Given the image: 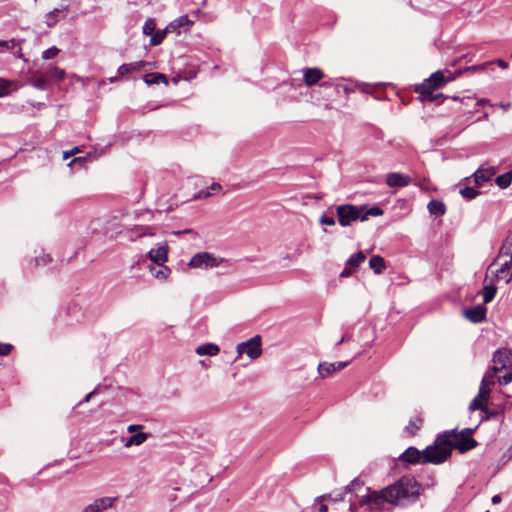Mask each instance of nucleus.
I'll return each mask as SVG.
<instances>
[{"instance_id":"f257e3e1","label":"nucleus","mask_w":512,"mask_h":512,"mask_svg":"<svg viewBox=\"0 0 512 512\" xmlns=\"http://www.w3.org/2000/svg\"><path fill=\"white\" fill-rule=\"evenodd\" d=\"M419 496V485L417 481L410 476H404L392 485L382 489L380 492H369L362 495L360 504H369L376 507L382 502L394 505H406L414 502Z\"/></svg>"},{"instance_id":"f03ea898","label":"nucleus","mask_w":512,"mask_h":512,"mask_svg":"<svg viewBox=\"0 0 512 512\" xmlns=\"http://www.w3.org/2000/svg\"><path fill=\"white\" fill-rule=\"evenodd\" d=\"M472 432V429L467 428L460 433L447 431L438 435L434 444L424 449L426 459L433 464H440L450 456L453 449L465 453L475 448L477 442L471 437Z\"/></svg>"},{"instance_id":"7ed1b4c3","label":"nucleus","mask_w":512,"mask_h":512,"mask_svg":"<svg viewBox=\"0 0 512 512\" xmlns=\"http://www.w3.org/2000/svg\"><path fill=\"white\" fill-rule=\"evenodd\" d=\"M447 82L448 80L445 79L443 73L437 71L424 80L423 83L417 85L415 91L419 93V98L422 102H432L442 96L441 94L435 95L434 91L444 86Z\"/></svg>"},{"instance_id":"20e7f679","label":"nucleus","mask_w":512,"mask_h":512,"mask_svg":"<svg viewBox=\"0 0 512 512\" xmlns=\"http://www.w3.org/2000/svg\"><path fill=\"white\" fill-rule=\"evenodd\" d=\"M363 209V207H358L351 204L339 205L336 208L339 224L342 227H346L354 221H361Z\"/></svg>"},{"instance_id":"39448f33","label":"nucleus","mask_w":512,"mask_h":512,"mask_svg":"<svg viewBox=\"0 0 512 512\" xmlns=\"http://www.w3.org/2000/svg\"><path fill=\"white\" fill-rule=\"evenodd\" d=\"M237 357L240 358L246 354L251 360L257 359L262 354V341L259 335H256L249 340L239 343L236 347Z\"/></svg>"},{"instance_id":"423d86ee","label":"nucleus","mask_w":512,"mask_h":512,"mask_svg":"<svg viewBox=\"0 0 512 512\" xmlns=\"http://www.w3.org/2000/svg\"><path fill=\"white\" fill-rule=\"evenodd\" d=\"M222 261V258H216L212 253L199 252L190 259L188 266L190 268L210 269L218 267Z\"/></svg>"},{"instance_id":"0eeeda50","label":"nucleus","mask_w":512,"mask_h":512,"mask_svg":"<svg viewBox=\"0 0 512 512\" xmlns=\"http://www.w3.org/2000/svg\"><path fill=\"white\" fill-rule=\"evenodd\" d=\"M493 367L494 373H498L502 370L512 368V353L507 349H499L493 356Z\"/></svg>"},{"instance_id":"6e6552de","label":"nucleus","mask_w":512,"mask_h":512,"mask_svg":"<svg viewBox=\"0 0 512 512\" xmlns=\"http://www.w3.org/2000/svg\"><path fill=\"white\" fill-rule=\"evenodd\" d=\"M360 490H365L367 492V494L370 492V489L365 488L360 481L354 480L349 485H347L345 487L343 493L337 494L334 498H332L331 495H322V496L318 497L316 500L319 502L322 500H326V499L333 500V501H342L345 498V494H349V493L360 491Z\"/></svg>"},{"instance_id":"1a4fd4ad","label":"nucleus","mask_w":512,"mask_h":512,"mask_svg":"<svg viewBox=\"0 0 512 512\" xmlns=\"http://www.w3.org/2000/svg\"><path fill=\"white\" fill-rule=\"evenodd\" d=\"M424 450L419 451L414 447H409L405 450V452L400 456V460L409 464L416 463H431L426 459Z\"/></svg>"},{"instance_id":"9d476101","label":"nucleus","mask_w":512,"mask_h":512,"mask_svg":"<svg viewBox=\"0 0 512 512\" xmlns=\"http://www.w3.org/2000/svg\"><path fill=\"white\" fill-rule=\"evenodd\" d=\"M149 259L158 266H162L168 260V246L164 242L148 252Z\"/></svg>"},{"instance_id":"9b49d317","label":"nucleus","mask_w":512,"mask_h":512,"mask_svg":"<svg viewBox=\"0 0 512 512\" xmlns=\"http://www.w3.org/2000/svg\"><path fill=\"white\" fill-rule=\"evenodd\" d=\"M114 501L115 498L112 497L98 498L86 506L82 512H104L113 506Z\"/></svg>"},{"instance_id":"f8f14e48","label":"nucleus","mask_w":512,"mask_h":512,"mask_svg":"<svg viewBox=\"0 0 512 512\" xmlns=\"http://www.w3.org/2000/svg\"><path fill=\"white\" fill-rule=\"evenodd\" d=\"M411 183V178L408 175L398 172H391L386 175V184L389 187H406Z\"/></svg>"},{"instance_id":"ddd939ff","label":"nucleus","mask_w":512,"mask_h":512,"mask_svg":"<svg viewBox=\"0 0 512 512\" xmlns=\"http://www.w3.org/2000/svg\"><path fill=\"white\" fill-rule=\"evenodd\" d=\"M464 316L473 323H481L486 317V308L483 305H477L464 311Z\"/></svg>"},{"instance_id":"4468645a","label":"nucleus","mask_w":512,"mask_h":512,"mask_svg":"<svg viewBox=\"0 0 512 512\" xmlns=\"http://www.w3.org/2000/svg\"><path fill=\"white\" fill-rule=\"evenodd\" d=\"M304 82L307 86H313L324 77V73L319 68H306L303 71Z\"/></svg>"},{"instance_id":"2eb2a0df","label":"nucleus","mask_w":512,"mask_h":512,"mask_svg":"<svg viewBox=\"0 0 512 512\" xmlns=\"http://www.w3.org/2000/svg\"><path fill=\"white\" fill-rule=\"evenodd\" d=\"M494 175V168H480L474 173L473 177L475 184L477 186H481L483 183L489 181Z\"/></svg>"},{"instance_id":"dca6fc26","label":"nucleus","mask_w":512,"mask_h":512,"mask_svg":"<svg viewBox=\"0 0 512 512\" xmlns=\"http://www.w3.org/2000/svg\"><path fill=\"white\" fill-rule=\"evenodd\" d=\"M193 22L188 18L187 15L180 16L173 22H171L167 27L166 30H171L172 32H175L177 34H180V28L182 27H189Z\"/></svg>"},{"instance_id":"f3484780","label":"nucleus","mask_w":512,"mask_h":512,"mask_svg":"<svg viewBox=\"0 0 512 512\" xmlns=\"http://www.w3.org/2000/svg\"><path fill=\"white\" fill-rule=\"evenodd\" d=\"M220 351V348L218 345L214 343H205L200 346H198L195 350L196 354L200 356H216Z\"/></svg>"},{"instance_id":"a211bd4d","label":"nucleus","mask_w":512,"mask_h":512,"mask_svg":"<svg viewBox=\"0 0 512 512\" xmlns=\"http://www.w3.org/2000/svg\"><path fill=\"white\" fill-rule=\"evenodd\" d=\"M49 84V79L45 74L40 72H35L31 79V85L39 90L47 89Z\"/></svg>"},{"instance_id":"6ab92c4d","label":"nucleus","mask_w":512,"mask_h":512,"mask_svg":"<svg viewBox=\"0 0 512 512\" xmlns=\"http://www.w3.org/2000/svg\"><path fill=\"white\" fill-rule=\"evenodd\" d=\"M148 436L149 435L144 432L135 433L125 441L124 446L126 448H129L131 446H139L148 439Z\"/></svg>"},{"instance_id":"aec40b11","label":"nucleus","mask_w":512,"mask_h":512,"mask_svg":"<svg viewBox=\"0 0 512 512\" xmlns=\"http://www.w3.org/2000/svg\"><path fill=\"white\" fill-rule=\"evenodd\" d=\"M149 272L151 273V275L154 278L159 279V280H165L170 275L171 270L165 265H162L159 267L150 266Z\"/></svg>"},{"instance_id":"412c9836","label":"nucleus","mask_w":512,"mask_h":512,"mask_svg":"<svg viewBox=\"0 0 512 512\" xmlns=\"http://www.w3.org/2000/svg\"><path fill=\"white\" fill-rule=\"evenodd\" d=\"M45 75L48 77L49 81L51 79L61 81L66 77V72L55 65H49Z\"/></svg>"},{"instance_id":"4be33fe9","label":"nucleus","mask_w":512,"mask_h":512,"mask_svg":"<svg viewBox=\"0 0 512 512\" xmlns=\"http://www.w3.org/2000/svg\"><path fill=\"white\" fill-rule=\"evenodd\" d=\"M144 65H145V63L143 61L134 62V63H128V64H122L118 68V73L120 75L129 74L131 72L140 70L141 68L144 67Z\"/></svg>"},{"instance_id":"5701e85b","label":"nucleus","mask_w":512,"mask_h":512,"mask_svg":"<svg viewBox=\"0 0 512 512\" xmlns=\"http://www.w3.org/2000/svg\"><path fill=\"white\" fill-rule=\"evenodd\" d=\"M369 266L376 274H381L386 267L385 260L381 256H372L369 260Z\"/></svg>"},{"instance_id":"b1692460","label":"nucleus","mask_w":512,"mask_h":512,"mask_svg":"<svg viewBox=\"0 0 512 512\" xmlns=\"http://www.w3.org/2000/svg\"><path fill=\"white\" fill-rule=\"evenodd\" d=\"M144 82L147 85H149V86L150 85H154V84H158L160 82H163L166 85L168 84L166 76L164 74H161V73H148V74H146L144 76Z\"/></svg>"},{"instance_id":"393cba45","label":"nucleus","mask_w":512,"mask_h":512,"mask_svg":"<svg viewBox=\"0 0 512 512\" xmlns=\"http://www.w3.org/2000/svg\"><path fill=\"white\" fill-rule=\"evenodd\" d=\"M318 372L320 377L325 378L331 376L336 371V364L323 362L318 365Z\"/></svg>"},{"instance_id":"a878e982","label":"nucleus","mask_w":512,"mask_h":512,"mask_svg":"<svg viewBox=\"0 0 512 512\" xmlns=\"http://www.w3.org/2000/svg\"><path fill=\"white\" fill-rule=\"evenodd\" d=\"M427 208L431 214H434L437 216L443 215L446 211L444 203H442L441 201H438V200H434V199L428 203Z\"/></svg>"},{"instance_id":"bb28decb","label":"nucleus","mask_w":512,"mask_h":512,"mask_svg":"<svg viewBox=\"0 0 512 512\" xmlns=\"http://www.w3.org/2000/svg\"><path fill=\"white\" fill-rule=\"evenodd\" d=\"M366 259V256L363 252H357L353 254L348 260H347V266H351L352 268H357L362 264Z\"/></svg>"},{"instance_id":"cd10ccee","label":"nucleus","mask_w":512,"mask_h":512,"mask_svg":"<svg viewBox=\"0 0 512 512\" xmlns=\"http://www.w3.org/2000/svg\"><path fill=\"white\" fill-rule=\"evenodd\" d=\"M422 422L423 421L420 417H413L412 419H410L405 429L410 435H415L416 432L421 428Z\"/></svg>"},{"instance_id":"c85d7f7f","label":"nucleus","mask_w":512,"mask_h":512,"mask_svg":"<svg viewBox=\"0 0 512 512\" xmlns=\"http://www.w3.org/2000/svg\"><path fill=\"white\" fill-rule=\"evenodd\" d=\"M512 182V171H508L496 178V184L501 188L505 189L510 186Z\"/></svg>"},{"instance_id":"c756f323","label":"nucleus","mask_w":512,"mask_h":512,"mask_svg":"<svg viewBox=\"0 0 512 512\" xmlns=\"http://www.w3.org/2000/svg\"><path fill=\"white\" fill-rule=\"evenodd\" d=\"M496 287L495 285L493 284H488V285H485L484 286V289H483V301L484 303H489L491 302L495 295H496Z\"/></svg>"},{"instance_id":"7c9ffc66","label":"nucleus","mask_w":512,"mask_h":512,"mask_svg":"<svg viewBox=\"0 0 512 512\" xmlns=\"http://www.w3.org/2000/svg\"><path fill=\"white\" fill-rule=\"evenodd\" d=\"M168 32H172V31L166 30V28H165L164 30L154 32L151 35L150 44L152 46L161 44L163 42V40L165 39L166 33H168Z\"/></svg>"},{"instance_id":"2f4dec72","label":"nucleus","mask_w":512,"mask_h":512,"mask_svg":"<svg viewBox=\"0 0 512 512\" xmlns=\"http://www.w3.org/2000/svg\"><path fill=\"white\" fill-rule=\"evenodd\" d=\"M495 374L492 369L487 371L482 378L481 385L491 388L495 383Z\"/></svg>"},{"instance_id":"473e14b6","label":"nucleus","mask_w":512,"mask_h":512,"mask_svg":"<svg viewBox=\"0 0 512 512\" xmlns=\"http://www.w3.org/2000/svg\"><path fill=\"white\" fill-rule=\"evenodd\" d=\"M487 402L476 396L470 403L469 409L471 411L475 410H485Z\"/></svg>"},{"instance_id":"72a5a7b5","label":"nucleus","mask_w":512,"mask_h":512,"mask_svg":"<svg viewBox=\"0 0 512 512\" xmlns=\"http://www.w3.org/2000/svg\"><path fill=\"white\" fill-rule=\"evenodd\" d=\"M383 214V210L380 207H372L362 213L361 221H366L369 216H380Z\"/></svg>"},{"instance_id":"f704fd0d","label":"nucleus","mask_w":512,"mask_h":512,"mask_svg":"<svg viewBox=\"0 0 512 512\" xmlns=\"http://www.w3.org/2000/svg\"><path fill=\"white\" fill-rule=\"evenodd\" d=\"M460 194L464 198L471 200V199H474L479 194V191L472 187H464V188L460 189Z\"/></svg>"},{"instance_id":"c9c22d12","label":"nucleus","mask_w":512,"mask_h":512,"mask_svg":"<svg viewBox=\"0 0 512 512\" xmlns=\"http://www.w3.org/2000/svg\"><path fill=\"white\" fill-rule=\"evenodd\" d=\"M156 24L154 19L149 18L145 21L143 25V33L146 35H152L155 31Z\"/></svg>"},{"instance_id":"e433bc0d","label":"nucleus","mask_w":512,"mask_h":512,"mask_svg":"<svg viewBox=\"0 0 512 512\" xmlns=\"http://www.w3.org/2000/svg\"><path fill=\"white\" fill-rule=\"evenodd\" d=\"M59 53V49L55 46L48 48L42 53V58L44 60H50L56 57Z\"/></svg>"},{"instance_id":"4c0bfd02","label":"nucleus","mask_w":512,"mask_h":512,"mask_svg":"<svg viewBox=\"0 0 512 512\" xmlns=\"http://www.w3.org/2000/svg\"><path fill=\"white\" fill-rule=\"evenodd\" d=\"M490 393H491V388L486 387V386L480 384L479 391H478V394H477V396L479 398H481L482 400L488 402V400L490 398Z\"/></svg>"},{"instance_id":"58836bf2","label":"nucleus","mask_w":512,"mask_h":512,"mask_svg":"<svg viewBox=\"0 0 512 512\" xmlns=\"http://www.w3.org/2000/svg\"><path fill=\"white\" fill-rule=\"evenodd\" d=\"M506 370L507 372L498 378V382L501 385H507L512 382V367Z\"/></svg>"},{"instance_id":"ea45409f","label":"nucleus","mask_w":512,"mask_h":512,"mask_svg":"<svg viewBox=\"0 0 512 512\" xmlns=\"http://www.w3.org/2000/svg\"><path fill=\"white\" fill-rule=\"evenodd\" d=\"M135 230L137 232L135 237H142V236H146V235L153 236L154 235L151 228L148 226L136 227Z\"/></svg>"},{"instance_id":"a19ab883","label":"nucleus","mask_w":512,"mask_h":512,"mask_svg":"<svg viewBox=\"0 0 512 512\" xmlns=\"http://www.w3.org/2000/svg\"><path fill=\"white\" fill-rule=\"evenodd\" d=\"M10 82L0 78V97H4L9 93Z\"/></svg>"},{"instance_id":"79ce46f5","label":"nucleus","mask_w":512,"mask_h":512,"mask_svg":"<svg viewBox=\"0 0 512 512\" xmlns=\"http://www.w3.org/2000/svg\"><path fill=\"white\" fill-rule=\"evenodd\" d=\"M60 10L58 8H55L54 10H52L51 12H49L47 14V24L48 26H53L56 22H57V19H56V14L59 12Z\"/></svg>"},{"instance_id":"37998d69","label":"nucleus","mask_w":512,"mask_h":512,"mask_svg":"<svg viewBox=\"0 0 512 512\" xmlns=\"http://www.w3.org/2000/svg\"><path fill=\"white\" fill-rule=\"evenodd\" d=\"M493 64V62H485L480 65H473L466 68V71H484L489 65Z\"/></svg>"},{"instance_id":"c03bdc74","label":"nucleus","mask_w":512,"mask_h":512,"mask_svg":"<svg viewBox=\"0 0 512 512\" xmlns=\"http://www.w3.org/2000/svg\"><path fill=\"white\" fill-rule=\"evenodd\" d=\"M16 45H17V42L15 39L7 40V41L0 40V47H4L8 50L13 49Z\"/></svg>"},{"instance_id":"a18cd8bd","label":"nucleus","mask_w":512,"mask_h":512,"mask_svg":"<svg viewBox=\"0 0 512 512\" xmlns=\"http://www.w3.org/2000/svg\"><path fill=\"white\" fill-rule=\"evenodd\" d=\"M12 350V345L7 343H0V356L8 355Z\"/></svg>"},{"instance_id":"49530a36","label":"nucleus","mask_w":512,"mask_h":512,"mask_svg":"<svg viewBox=\"0 0 512 512\" xmlns=\"http://www.w3.org/2000/svg\"><path fill=\"white\" fill-rule=\"evenodd\" d=\"M320 223L322 225L333 226V225H335V219L333 217H327L325 215H322L320 217Z\"/></svg>"},{"instance_id":"de8ad7c7","label":"nucleus","mask_w":512,"mask_h":512,"mask_svg":"<svg viewBox=\"0 0 512 512\" xmlns=\"http://www.w3.org/2000/svg\"><path fill=\"white\" fill-rule=\"evenodd\" d=\"M212 193L210 191H199L193 196V200H200V199H206L210 197Z\"/></svg>"},{"instance_id":"09e8293b","label":"nucleus","mask_w":512,"mask_h":512,"mask_svg":"<svg viewBox=\"0 0 512 512\" xmlns=\"http://www.w3.org/2000/svg\"><path fill=\"white\" fill-rule=\"evenodd\" d=\"M142 428H143V426H142V425H136V424H133V425H129V426L127 427V431H128L129 433H133V434H135L136 432H138V431H139V430H141Z\"/></svg>"},{"instance_id":"8fccbe9b","label":"nucleus","mask_w":512,"mask_h":512,"mask_svg":"<svg viewBox=\"0 0 512 512\" xmlns=\"http://www.w3.org/2000/svg\"><path fill=\"white\" fill-rule=\"evenodd\" d=\"M351 268H352L351 266H347V264H346L345 268L340 273V277H349L350 275H352L353 271Z\"/></svg>"},{"instance_id":"3c124183","label":"nucleus","mask_w":512,"mask_h":512,"mask_svg":"<svg viewBox=\"0 0 512 512\" xmlns=\"http://www.w3.org/2000/svg\"><path fill=\"white\" fill-rule=\"evenodd\" d=\"M492 62H493V64L496 63L502 69H507L509 67V64L502 59H497L496 61H492Z\"/></svg>"},{"instance_id":"603ef678","label":"nucleus","mask_w":512,"mask_h":512,"mask_svg":"<svg viewBox=\"0 0 512 512\" xmlns=\"http://www.w3.org/2000/svg\"><path fill=\"white\" fill-rule=\"evenodd\" d=\"M222 189V186L219 184V183H213L210 187H209V190L212 194L214 192H218V191H221Z\"/></svg>"},{"instance_id":"864d4df0","label":"nucleus","mask_w":512,"mask_h":512,"mask_svg":"<svg viewBox=\"0 0 512 512\" xmlns=\"http://www.w3.org/2000/svg\"><path fill=\"white\" fill-rule=\"evenodd\" d=\"M40 261L42 262L43 265H45L46 263H48L50 261V258H49V256H43L41 258H36V265H40Z\"/></svg>"},{"instance_id":"5fc2aeb1","label":"nucleus","mask_w":512,"mask_h":512,"mask_svg":"<svg viewBox=\"0 0 512 512\" xmlns=\"http://www.w3.org/2000/svg\"><path fill=\"white\" fill-rule=\"evenodd\" d=\"M336 364V371H340L348 366V362H337Z\"/></svg>"},{"instance_id":"6e6d98bb","label":"nucleus","mask_w":512,"mask_h":512,"mask_svg":"<svg viewBox=\"0 0 512 512\" xmlns=\"http://www.w3.org/2000/svg\"><path fill=\"white\" fill-rule=\"evenodd\" d=\"M491 502L496 505L501 502V496L500 495H494L491 499Z\"/></svg>"},{"instance_id":"4d7b16f0","label":"nucleus","mask_w":512,"mask_h":512,"mask_svg":"<svg viewBox=\"0 0 512 512\" xmlns=\"http://www.w3.org/2000/svg\"><path fill=\"white\" fill-rule=\"evenodd\" d=\"M94 393H95V390H94V391H92V392H90L89 394H87V395L85 396V398L81 401V404H82V403H87V402H89V401H90V399H91V397H92V395H93Z\"/></svg>"},{"instance_id":"13d9d810","label":"nucleus","mask_w":512,"mask_h":512,"mask_svg":"<svg viewBox=\"0 0 512 512\" xmlns=\"http://www.w3.org/2000/svg\"><path fill=\"white\" fill-rule=\"evenodd\" d=\"M318 510H319V512H328V507H327V505H325V504L321 503V504L319 505Z\"/></svg>"},{"instance_id":"bf43d9fd","label":"nucleus","mask_w":512,"mask_h":512,"mask_svg":"<svg viewBox=\"0 0 512 512\" xmlns=\"http://www.w3.org/2000/svg\"><path fill=\"white\" fill-rule=\"evenodd\" d=\"M72 155H73V154H72V152H71V151H65V152L63 153V158H64V159H68V158H69L70 156H72Z\"/></svg>"},{"instance_id":"052dcab7","label":"nucleus","mask_w":512,"mask_h":512,"mask_svg":"<svg viewBox=\"0 0 512 512\" xmlns=\"http://www.w3.org/2000/svg\"><path fill=\"white\" fill-rule=\"evenodd\" d=\"M487 102H488V100H487V99H480V100H478V101H477V105H484V104H486Z\"/></svg>"},{"instance_id":"680f3d73","label":"nucleus","mask_w":512,"mask_h":512,"mask_svg":"<svg viewBox=\"0 0 512 512\" xmlns=\"http://www.w3.org/2000/svg\"><path fill=\"white\" fill-rule=\"evenodd\" d=\"M72 154L80 152V149L78 147H75L73 150H71Z\"/></svg>"},{"instance_id":"e2e57ef3","label":"nucleus","mask_w":512,"mask_h":512,"mask_svg":"<svg viewBox=\"0 0 512 512\" xmlns=\"http://www.w3.org/2000/svg\"><path fill=\"white\" fill-rule=\"evenodd\" d=\"M349 501L351 502L350 510L353 511L354 503L352 497L349 498Z\"/></svg>"},{"instance_id":"0e129e2a","label":"nucleus","mask_w":512,"mask_h":512,"mask_svg":"<svg viewBox=\"0 0 512 512\" xmlns=\"http://www.w3.org/2000/svg\"><path fill=\"white\" fill-rule=\"evenodd\" d=\"M192 230L191 229H186L184 231H182V233H190ZM176 234H181V232H176Z\"/></svg>"},{"instance_id":"69168bd1","label":"nucleus","mask_w":512,"mask_h":512,"mask_svg":"<svg viewBox=\"0 0 512 512\" xmlns=\"http://www.w3.org/2000/svg\"><path fill=\"white\" fill-rule=\"evenodd\" d=\"M509 106H510V104H501V107H502L504 110L508 109V108H509Z\"/></svg>"},{"instance_id":"338daca9","label":"nucleus","mask_w":512,"mask_h":512,"mask_svg":"<svg viewBox=\"0 0 512 512\" xmlns=\"http://www.w3.org/2000/svg\"><path fill=\"white\" fill-rule=\"evenodd\" d=\"M344 341H345V338H344V337H342V338L338 341L337 345L342 344Z\"/></svg>"},{"instance_id":"774afa93","label":"nucleus","mask_w":512,"mask_h":512,"mask_svg":"<svg viewBox=\"0 0 512 512\" xmlns=\"http://www.w3.org/2000/svg\"><path fill=\"white\" fill-rule=\"evenodd\" d=\"M116 80H117V78H116V77H112V78H110V81H111V82H114V81H116Z\"/></svg>"}]
</instances>
